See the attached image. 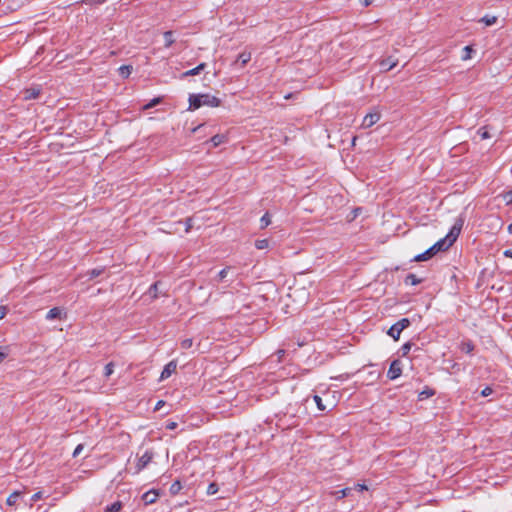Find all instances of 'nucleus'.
<instances>
[{"label": "nucleus", "instance_id": "33", "mask_svg": "<svg viewBox=\"0 0 512 512\" xmlns=\"http://www.w3.org/2000/svg\"><path fill=\"white\" fill-rule=\"evenodd\" d=\"M113 371H114V364L112 362H110L105 366L104 375L106 377H109L113 373Z\"/></svg>", "mask_w": 512, "mask_h": 512}, {"label": "nucleus", "instance_id": "41", "mask_svg": "<svg viewBox=\"0 0 512 512\" xmlns=\"http://www.w3.org/2000/svg\"><path fill=\"white\" fill-rule=\"evenodd\" d=\"M492 392H493L492 388H490V387H485V388L481 391V395H482L483 397H487V396L491 395V394H492Z\"/></svg>", "mask_w": 512, "mask_h": 512}, {"label": "nucleus", "instance_id": "44", "mask_svg": "<svg viewBox=\"0 0 512 512\" xmlns=\"http://www.w3.org/2000/svg\"><path fill=\"white\" fill-rule=\"evenodd\" d=\"M353 489L358 490L359 492H362L364 490H367V487L364 484H357L354 486Z\"/></svg>", "mask_w": 512, "mask_h": 512}, {"label": "nucleus", "instance_id": "30", "mask_svg": "<svg viewBox=\"0 0 512 512\" xmlns=\"http://www.w3.org/2000/svg\"><path fill=\"white\" fill-rule=\"evenodd\" d=\"M193 345V340L191 338H186L181 341V348L182 349H190Z\"/></svg>", "mask_w": 512, "mask_h": 512}, {"label": "nucleus", "instance_id": "11", "mask_svg": "<svg viewBox=\"0 0 512 512\" xmlns=\"http://www.w3.org/2000/svg\"><path fill=\"white\" fill-rule=\"evenodd\" d=\"M403 330L395 323L388 330V335L394 340H398Z\"/></svg>", "mask_w": 512, "mask_h": 512}, {"label": "nucleus", "instance_id": "2", "mask_svg": "<svg viewBox=\"0 0 512 512\" xmlns=\"http://www.w3.org/2000/svg\"><path fill=\"white\" fill-rule=\"evenodd\" d=\"M221 101L210 94H191L189 96V110H196L202 106L218 107Z\"/></svg>", "mask_w": 512, "mask_h": 512}, {"label": "nucleus", "instance_id": "26", "mask_svg": "<svg viewBox=\"0 0 512 512\" xmlns=\"http://www.w3.org/2000/svg\"><path fill=\"white\" fill-rule=\"evenodd\" d=\"M104 272V268H95L88 271V275L90 279L96 278L100 276Z\"/></svg>", "mask_w": 512, "mask_h": 512}, {"label": "nucleus", "instance_id": "40", "mask_svg": "<svg viewBox=\"0 0 512 512\" xmlns=\"http://www.w3.org/2000/svg\"><path fill=\"white\" fill-rule=\"evenodd\" d=\"M83 448H84L83 444L77 445L75 450H74V452H73V454H72V456L73 457H77L82 452Z\"/></svg>", "mask_w": 512, "mask_h": 512}, {"label": "nucleus", "instance_id": "19", "mask_svg": "<svg viewBox=\"0 0 512 512\" xmlns=\"http://www.w3.org/2000/svg\"><path fill=\"white\" fill-rule=\"evenodd\" d=\"M352 490L353 488H343L341 490L333 492V495L335 496L336 499H342L344 497L349 496Z\"/></svg>", "mask_w": 512, "mask_h": 512}, {"label": "nucleus", "instance_id": "35", "mask_svg": "<svg viewBox=\"0 0 512 512\" xmlns=\"http://www.w3.org/2000/svg\"><path fill=\"white\" fill-rule=\"evenodd\" d=\"M314 401H315V403H316V405H317L319 410L324 411L326 409V407L322 403V399H321L320 396L315 395L314 396Z\"/></svg>", "mask_w": 512, "mask_h": 512}, {"label": "nucleus", "instance_id": "27", "mask_svg": "<svg viewBox=\"0 0 512 512\" xmlns=\"http://www.w3.org/2000/svg\"><path fill=\"white\" fill-rule=\"evenodd\" d=\"M161 98L160 97H157V98H154L152 99L149 103H147L146 105L143 106V109L144 110H148L150 108H153L154 106H156L157 104H159L161 102Z\"/></svg>", "mask_w": 512, "mask_h": 512}, {"label": "nucleus", "instance_id": "24", "mask_svg": "<svg viewBox=\"0 0 512 512\" xmlns=\"http://www.w3.org/2000/svg\"><path fill=\"white\" fill-rule=\"evenodd\" d=\"M271 223V218L269 213H265L260 219V226L262 229L266 228Z\"/></svg>", "mask_w": 512, "mask_h": 512}, {"label": "nucleus", "instance_id": "15", "mask_svg": "<svg viewBox=\"0 0 512 512\" xmlns=\"http://www.w3.org/2000/svg\"><path fill=\"white\" fill-rule=\"evenodd\" d=\"M122 502L116 501L110 505H107L104 509V512H120L122 509Z\"/></svg>", "mask_w": 512, "mask_h": 512}, {"label": "nucleus", "instance_id": "37", "mask_svg": "<svg viewBox=\"0 0 512 512\" xmlns=\"http://www.w3.org/2000/svg\"><path fill=\"white\" fill-rule=\"evenodd\" d=\"M9 348L7 346L0 347V363L7 357Z\"/></svg>", "mask_w": 512, "mask_h": 512}, {"label": "nucleus", "instance_id": "12", "mask_svg": "<svg viewBox=\"0 0 512 512\" xmlns=\"http://www.w3.org/2000/svg\"><path fill=\"white\" fill-rule=\"evenodd\" d=\"M231 269H232V268H231V267H229V266H228V267H225L224 269H222V270L218 273V275L214 278V280H213V281H214V282H216V283L223 281L224 279H226V278L229 276V274H230V272H231Z\"/></svg>", "mask_w": 512, "mask_h": 512}, {"label": "nucleus", "instance_id": "25", "mask_svg": "<svg viewBox=\"0 0 512 512\" xmlns=\"http://www.w3.org/2000/svg\"><path fill=\"white\" fill-rule=\"evenodd\" d=\"M269 246V241L267 239H259L255 242V247L259 250L266 249Z\"/></svg>", "mask_w": 512, "mask_h": 512}, {"label": "nucleus", "instance_id": "49", "mask_svg": "<svg viewBox=\"0 0 512 512\" xmlns=\"http://www.w3.org/2000/svg\"><path fill=\"white\" fill-rule=\"evenodd\" d=\"M6 315V310L4 307H0V320L4 318Z\"/></svg>", "mask_w": 512, "mask_h": 512}, {"label": "nucleus", "instance_id": "16", "mask_svg": "<svg viewBox=\"0 0 512 512\" xmlns=\"http://www.w3.org/2000/svg\"><path fill=\"white\" fill-rule=\"evenodd\" d=\"M251 60V53L250 52H242L239 54L236 63L240 62L241 66L246 65Z\"/></svg>", "mask_w": 512, "mask_h": 512}, {"label": "nucleus", "instance_id": "42", "mask_svg": "<svg viewBox=\"0 0 512 512\" xmlns=\"http://www.w3.org/2000/svg\"><path fill=\"white\" fill-rule=\"evenodd\" d=\"M192 228V218H187L185 221V231L189 232Z\"/></svg>", "mask_w": 512, "mask_h": 512}, {"label": "nucleus", "instance_id": "3", "mask_svg": "<svg viewBox=\"0 0 512 512\" xmlns=\"http://www.w3.org/2000/svg\"><path fill=\"white\" fill-rule=\"evenodd\" d=\"M401 374H402L401 362L399 360L392 361V363L390 364L389 370L387 372V377L390 380H395L398 377H400Z\"/></svg>", "mask_w": 512, "mask_h": 512}, {"label": "nucleus", "instance_id": "32", "mask_svg": "<svg viewBox=\"0 0 512 512\" xmlns=\"http://www.w3.org/2000/svg\"><path fill=\"white\" fill-rule=\"evenodd\" d=\"M396 324L402 329L404 330L405 328H407L409 325H410V321L409 319L407 318H402L401 320H399L398 322H396Z\"/></svg>", "mask_w": 512, "mask_h": 512}, {"label": "nucleus", "instance_id": "45", "mask_svg": "<svg viewBox=\"0 0 512 512\" xmlns=\"http://www.w3.org/2000/svg\"><path fill=\"white\" fill-rule=\"evenodd\" d=\"M41 498H42V492H37V493H35V494L31 497V500H32V501H34V502H36V501H38V500H39V499H41Z\"/></svg>", "mask_w": 512, "mask_h": 512}, {"label": "nucleus", "instance_id": "4", "mask_svg": "<svg viewBox=\"0 0 512 512\" xmlns=\"http://www.w3.org/2000/svg\"><path fill=\"white\" fill-rule=\"evenodd\" d=\"M380 117H381L380 113L377 111L368 113L363 119L362 127L369 128V127L373 126L380 120Z\"/></svg>", "mask_w": 512, "mask_h": 512}, {"label": "nucleus", "instance_id": "47", "mask_svg": "<svg viewBox=\"0 0 512 512\" xmlns=\"http://www.w3.org/2000/svg\"><path fill=\"white\" fill-rule=\"evenodd\" d=\"M88 3L90 4H102L104 3L106 0H86Z\"/></svg>", "mask_w": 512, "mask_h": 512}, {"label": "nucleus", "instance_id": "9", "mask_svg": "<svg viewBox=\"0 0 512 512\" xmlns=\"http://www.w3.org/2000/svg\"><path fill=\"white\" fill-rule=\"evenodd\" d=\"M206 68V63H200L197 67L190 69L188 71H185L181 74V78L184 79L188 76H194L198 75L201 71H203Z\"/></svg>", "mask_w": 512, "mask_h": 512}, {"label": "nucleus", "instance_id": "22", "mask_svg": "<svg viewBox=\"0 0 512 512\" xmlns=\"http://www.w3.org/2000/svg\"><path fill=\"white\" fill-rule=\"evenodd\" d=\"M164 39H165V47H170L173 43H174V38H173V32L172 31H166L164 33Z\"/></svg>", "mask_w": 512, "mask_h": 512}, {"label": "nucleus", "instance_id": "39", "mask_svg": "<svg viewBox=\"0 0 512 512\" xmlns=\"http://www.w3.org/2000/svg\"><path fill=\"white\" fill-rule=\"evenodd\" d=\"M478 134L480 135L481 139H488V138H490V135L487 132V130H485V128H480L478 130Z\"/></svg>", "mask_w": 512, "mask_h": 512}, {"label": "nucleus", "instance_id": "20", "mask_svg": "<svg viewBox=\"0 0 512 512\" xmlns=\"http://www.w3.org/2000/svg\"><path fill=\"white\" fill-rule=\"evenodd\" d=\"M20 495H21V492H18V491L10 494L6 500L7 505H9V506L15 505V503L17 502Z\"/></svg>", "mask_w": 512, "mask_h": 512}, {"label": "nucleus", "instance_id": "48", "mask_svg": "<svg viewBox=\"0 0 512 512\" xmlns=\"http://www.w3.org/2000/svg\"><path fill=\"white\" fill-rule=\"evenodd\" d=\"M503 254L505 257L512 258V250L511 249L505 250Z\"/></svg>", "mask_w": 512, "mask_h": 512}, {"label": "nucleus", "instance_id": "1", "mask_svg": "<svg viewBox=\"0 0 512 512\" xmlns=\"http://www.w3.org/2000/svg\"><path fill=\"white\" fill-rule=\"evenodd\" d=\"M463 225H464V217L459 216L455 220L453 226L451 227V229H450L449 233L446 235V237L437 241L434 245H432L425 252L416 255L413 258V261H416V262L427 261L428 259L433 257L438 252L447 250L457 240V238L462 230Z\"/></svg>", "mask_w": 512, "mask_h": 512}, {"label": "nucleus", "instance_id": "8", "mask_svg": "<svg viewBox=\"0 0 512 512\" xmlns=\"http://www.w3.org/2000/svg\"><path fill=\"white\" fill-rule=\"evenodd\" d=\"M158 498V493L155 490L147 491L143 494L142 500L146 505H150L156 502Z\"/></svg>", "mask_w": 512, "mask_h": 512}, {"label": "nucleus", "instance_id": "51", "mask_svg": "<svg viewBox=\"0 0 512 512\" xmlns=\"http://www.w3.org/2000/svg\"><path fill=\"white\" fill-rule=\"evenodd\" d=\"M163 404H164L163 401H158L156 406H155V410H159Z\"/></svg>", "mask_w": 512, "mask_h": 512}, {"label": "nucleus", "instance_id": "14", "mask_svg": "<svg viewBox=\"0 0 512 512\" xmlns=\"http://www.w3.org/2000/svg\"><path fill=\"white\" fill-rule=\"evenodd\" d=\"M227 140L226 136L223 134H216L211 139L210 142L213 144L214 147H217L223 143H225Z\"/></svg>", "mask_w": 512, "mask_h": 512}, {"label": "nucleus", "instance_id": "46", "mask_svg": "<svg viewBox=\"0 0 512 512\" xmlns=\"http://www.w3.org/2000/svg\"><path fill=\"white\" fill-rule=\"evenodd\" d=\"M361 5H363L364 7H367L369 5L372 4V0H359Z\"/></svg>", "mask_w": 512, "mask_h": 512}, {"label": "nucleus", "instance_id": "29", "mask_svg": "<svg viewBox=\"0 0 512 512\" xmlns=\"http://www.w3.org/2000/svg\"><path fill=\"white\" fill-rule=\"evenodd\" d=\"M158 286H159L158 282H156V283H154L153 285L150 286L149 294L151 295L152 298H156L157 297V295H158Z\"/></svg>", "mask_w": 512, "mask_h": 512}, {"label": "nucleus", "instance_id": "53", "mask_svg": "<svg viewBox=\"0 0 512 512\" xmlns=\"http://www.w3.org/2000/svg\"><path fill=\"white\" fill-rule=\"evenodd\" d=\"M508 232L512 234V223L508 226Z\"/></svg>", "mask_w": 512, "mask_h": 512}, {"label": "nucleus", "instance_id": "38", "mask_svg": "<svg viewBox=\"0 0 512 512\" xmlns=\"http://www.w3.org/2000/svg\"><path fill=\"white\" fill-rule=\"evenodd\" d=\"M434 394V392L432 390H423L420 394H419V399L420 400H423L425 398H428L430 396H432Z\"/></svg>", "mask_w": 512, "mask_h": 512}, {"label": "nucleus", "instance_id": "18", "mask_svg": "<svg viewBox=\"0 0 512 512\" xmlns=\"http://www.w3.org/2000/svg\"><path fill=\"white\" fill-rule=\"evenodd\" d=\"M132 69L133 68L130 65H122L119 67L118 72L121 77L127 78L130 76Z\"/></svg>", "mask_w": 512, "mask_h": 512}, {"label": "nucleus", "instance_id": "50", "mask_svg": "<svg viewBox=\"0 0 512 512\" xmlns=\"http://www.w3.org/2000/svg\"><path fill=\"white\" fill-rule=\"evenodd\" d=\"M176 426H177V424L175 422H171V423L167 424L168 429H174V428H176Z\"/></svg>", "mask_w": 512, "mask_h": 512}, {"label": "nucleus", "instance_id": "10", "mask_svg": "<svg viewBox=\"0 0 512 512\" xmlns=\"http://www.w3.org/2000/svg\"><path fill=\"white\" fill-rule=\"evenodd\" d=\"M40 94L39 88H29L24 91V99L30 100V99H36L38 98Z\"/></svg>", "mask_w": 512, "mask_h": 512}, {"label": "nucleus", "instance_id": "23", "mask_svg": "<svg viewBox=\"0 0 512 512\" xmlns=\"http://www.w3.org/2000/svg\"><path fill=\"white\" fill-rule=\"evenodd\" d=\"M461 350L467 354L471 353L474 350V345L471 341L463 342L461 344Z\"/></svg>", "mask_w": 512, "mask_h": 512}, {"label": "nucleus", "instance_id": "13", "mask_svg": "<svg viewBox=\"0 0 512 512\" xmlns=\"http://www.w3.org/2000/svg\"><path fill=\"white\" fill-rule=\"evenodd\" d=\"M62 315V309L58 308V307H54L52 309H50L46 315V319L47 320H53V319H56V318H60Z\"/></svg>", "mask_w": 512, "mask_h": 512}, {"label": "nucleus", "instance_id": "28", "mask_svg": "<svg viewBox=\"0 0 512 512\" xmlns=\"http://www.w3.org/2000/svg\"><path fill=\"white\" fill-rule=\"evenodd\" d=\"M472 51L473 49L470 46H465L463 48V55L461 56L462 60L470 59Z\"/></svg>", "mask_w": 512, "mask_h": 512}, {"label": "nucleus", "instance_id": "6", "mask_svg": "<svg viewBox=\"0 0 512 512\" xmlns=\"http://www.w3.org/2000/svg\"><path fill=\"white\" fill-rule=\"evenodd\" d=\"M177 369V362L175 360L170 361L164 366L163 371L160 375V380H165L170 377Z\"/></svg>", "mask_w": 512, "mask_h": 512}, {"label": "nucleus", "instance_id": "31", "mask_svg": "<svg viewBox=\"0 0 512 512\" xmlns=\"http://www.w3.org/2000/svg\"><path fill=\"white\" fill-rule=\"evenodd\" d=\"M218 485L216 483H210L207 488V494L208 495H214L218 492Z\"/></svg>", "mask_w": 512, "mask_h": 512}, {"label": "nucleus", "instance_id": "52", "mask_svg": "<svg viewBox=\"0 0 512 512\" xmlns=\"http://www.w3.org/2000/svg\"><path fill=\"white\" fill-rule=\"evenodd\" d=\"M285 351L284 350H278L277 354L279 356V359L284 355Z\"/></svg>", "mask_w": 512, "mask_h": 512}, {"label": "nucleus", "instance_id": "5", "mask_svg": "<svg viewBox=\"0 0 512 512\" xmlns=\"http://www.w3.org/2000/svg\"><path fill=\"white\" fill-rule=\"evenodd\" d=\"M153 452L145 451V453L138 459L136 464L137 471L143 470L152 460Z\"/></svg>", "mask_w": 512, "mask_h": 512}, {"label": "nucleus", "instance_id": "54", "mask_svg": "<svg viewBox=\"0 0 512 512\" xmlns=\"http://www.w3.org/2000/svg\"><path fill=\"white\" fill-rule=\"evenodd\" d=\"M359 210H360V208H356V209H355V211H354V212H355V214H357V212H358Z\"/></svg>", "mask_w": 512, "mask_h": 512}, {"label": "nucleus", "instance_id": "34", "mask_svg": "<svg viewBox=\"0 0 512 512\" xmlns=\"http://www.w3.org/2000/svg\"><path fill=\"white\" fill-rule=\"evenodd\" d=\"M411 347L412 344L410 342L405 343L400 349L402 356H406L409 353Z\"/></svg>", "mask_w": 512, "mask_h": 512}, {"label": "nucleus", "instance_id": "43", "mask_svg": "<svg viewBox=\"0 0 512 512\" xmlns=\"http://www.w3.org/2000/svg\"><path fill=\"white\" fill-rule=\"evenodd\" d=\"M503 197L507 204L512 202V192L506 193Z\"/></svg>", "mask_w": 512, "mask_h": 512}, {"label": "nucleus", "instance_id": "36", "mask_svg": "<svg viewBox=\"0 0 512 512\" xmlns=\"http://www.w3.org/2000/svg\"><path fill=\"white\" fill-rule=\"evenodd\" d=\"M181 483L179 481L174 482L170 487V492L176 494L181 489Z\"/></svg>", "mask_w": 512, "mask_h": 512}, {"label": "nucleus", "instance_id": "21", "mask_svg": "<svg viewBox=\"0 0 512 512\" xmlns=\"http://www.w3.org/2000/svg\"><path fill=\"white\" fill-rule=\"evenodd\" d=\"M480 22H483L486 26H491L497 22V17L486 15L480 19Z\"/></svg>", "mask_w": 512, "mask_h": 512}, {"label": "nucleus", "instance_id": "7", "mask_svg": "<svg viewBox=\"0 0 512 512\" xmlns=\"http://www.w3.org/2000/svg\"><path fill=\"white\" fill-rule=\"evenodd\" d=\"M398 64V60L393 57H387L385 59H382L379 63L380 68L382 71H390Z\"/></svg>", "mask_w": 512, "mask_h": 512}, {"label": "nucleus", "instance_id": "17", "mask_svg": "<svg viewBox=\"0 0 512 512\" xmlns=\"http://www.w3.org/2000/svg\"><path fill=\"white\" fill-rule=\"evenodd\" d=\"M404 282L406 285H418L421 283V279H419L415 274L410 273L405 277Z\"/></svg>", "mask_w": 512, "mask_h": 512}]
</instances>
